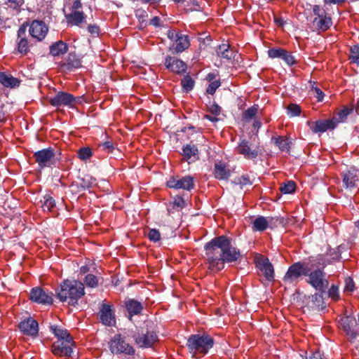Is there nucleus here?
<instances>
[{
  "mask_svg": "<svg viewBox=\"0 0 359 359\" xmlns=\"http://www.w3.org/2000/svg\"><path fill=\"white\" fill-rule=\"evenodd\" d=\"M205 260L208 269L217 272L224 268V264L237 261L240 250L233 247L231 240L225 236L214 238L205 244Z\"/></svg>",
  "mask_w": 359,
  "mask_h": 359,
  "instance_id": "f257e3e1",
  "label": "nucleus"
},
{
  "mask_svg": "<svg viewBox=\"0 0 359 359\" xmlns=\"http://www.w3.org/2000/svg\"><path fill=\"white\" fill-rule=\"evenodd\" d=\"M56 295L60 301L67 302L69 305L74 306L84 294V285L79 280H65L56 289Z\"/></svg>",
  "mask_w": 359,
  "mask_h": 359,
  "instance_id": "f03ea898",
  "label": "nucleus"
},
{
  "mask_svg": "<svg viewBox=\"0 0 359 359\" xmlns=\"http://www.w3.org/2000/svg\"><path fill=\"white\" fill-rule=\"evenodd\" d=\"M214 344V339L210 335L203 333L190 335L186 345L193 357L198 358L205 355Z\"/></svg>",
  "mask_w": 359,
  "mask_h": 359,
  "instance_id": "7ed1b4c3",
  "label": "nucleus"
},
{
  "mask_svg": "<svg viewBox=\"0 0 359 359\" xmlns=\"http://www.w3.org/2000/svg\"><path fill=\"white\" fill-rule=\"evenodd\" d=\"M318 264L323 265V266L321 268L317 266L316 269H313V264L309 266V272L306 276L308 277L306 283L317 291L324 292L329 285V281L326 278V273L323 270L325 264L320 261L318 262Z\"/></svg>",
  "mask_w": 359,
  "mask_h": 359,
  "instance_id": "20e7f679",
  "label": "nucleus"
},
{
  "mask_svg": "<svg viewBox=\"0 0 359 359\" xmlns=\"http://www.w3.org/2000/svg\"><path fill=\"white\" fill-rule=\"evenodd\" d=\"M309 272V265L304 262H297L290 265L283 278V281L287 285L296 284L302 276H306Z\"/></svg>",
  "mask_w": 359,
  "mask_h": 359,
  "instance_id": "39448f33",
  "label": "nucleus"
},
{
  "mask_svg": "<svg viewBox=\"0 0 359 359\" xmlns=\"http://www.w3.org/2000/svg\"><path fill=\"white\" fill-rule=\"evenodd\" d=\"M167 36L168 38L173 42L172 45L169 46V50L174 53H181L190 46V41L188 35L183 34L176 30H168Z\"/></svg>",
  "mask_w": 359,
  "mask_h": 359,
  "instance_id": "423d86ee",
  "label": "nucleus"
},
{
  "mask_svg": "<svg viewBox=\"0 0 359 359\" xmlns=\"http://www.w3.org/2000/svg\"><path fill=\"white\" fill-rule=\"evenodd\" d=\"M109 344V349L114 354L133 355L135 353L133 347L126 341V337L120 334H115Z\"/></svg>",
  "mask_w": 359,
  "mask_h": 359,
  "instance_id": "0eeeda50",
  "label": "nucleus"
},
{
  "mask_svg": "<svg viewBox=\"0 0 359 359\" xmlns=\"http://www.w3.org/2000/svg\"><path fill=\"white\" fill-rule=\"evenodd\" d=\"M34 158L40 168L51 167L56 163L54 149L50 147L35 152Z\"/></svg>",
  "mask_w": 359,
  "mask_h": 359,
  "instance_id": "6e6552de",
  "label": "nucleus"
},
{
  "mask_svg": "<svg viewBox=\"0 0 359 359\" xmlns=\"http://www.w3.org/2000/svg\"><path fill=\"white\" fill-rule=\"evenodd\" d=\"M257 268L262 272L266 280H274V269L269 259L262 255H257L255 257Z\"/></svg>",
  "mask_w": 359,
  "mask_h": 359,
  "instance_id": "1a4fd4ad",
  "label": "nucleus"
},
{
  "mask_svg": "<svg viewBox=\"0 0 359 359\" xmlns=\"http://www.w3.org/2000/svg\"><path fill=\"white\" fill-rule=\"evenodd\" d=\"M169 188L175 189H184L191 191L195 187L194 177L186 175L181 178L179 177H171L167 182Z\"/></svg>",
  "mask_w": 359,
  "mask_h": 359,
  "instance_id": "9d476101",
  "label": "nucleus"
},
{
  "mask_svg": "<svg viewBox=\"0 0 359 359\" xmlns=\"http://www.w3.org/2000/svg\"><path fill=\"white\" fill-rule=\"evenodd\" d=\"M343 187L349 190L359 187V170L351 168L341 173Z\"/></svg>",
  "mask_w": 359,
  "mask_h": 359,
  "instance_id": "9b49d317",
  "label": "nucleus"
},
{
  "mask_svg": "<svg viewBox=\"0 0 359 359\" xmlns=\"http://www.w3.org/2000/svg\"><path fill=\"white\" fill-rule=\"evenodd\" d=\"M164 65L169 72L176 74H183L187 69V65L175 56L167 55Z\"/></svg>",
  "mask_w": 359,
  "mask_h": 359,
  "instance_id": "f8f14e48",
  "label": "nucleus"
},
{
  "mask_svg": "<svg viewBox=\"0 0 359 359\" xmlns=\"http://www.w3.org/2000/svg\"><path fill=\"white\" fill-rule=\"evenodd\" d=\"M27 24H22L18 30L17 39V51L21 55H25L29 51V48L32 46L31 42L28 40L27 36Z\"/></svg>",
  "mask_w": 359,
  "mask_h": 359,
  "instance_id": "ddd939ff",
  "label": "nucleus"
},
{
  "mask_svg": "<svg viewBox=\"0 0 359 359\" xmlns=\"http://www.w3.org/2000/svg\"><path fill=\"white\" fill-rule=\"evenodd\" d=\"M238 154L243 155L247 159H255L260 154L258 146L251 144L248 141L243 140L236 148Z\"/></svg>",
  "mask_w": 359,
  "mask_h": 359,
  "instance_id": "4468645a",
  "label": "nucleus"
},
{
  "mask_svg": "<svg viewBox=\"0 0 359 359\" xmlns=\"http://www.w3.org/2000/svg\"><path fill=\"white\" fill-rule=\"evenodd\" d=\"M307 125L313 133H324L328 130H334L337 127V121L335 118L308 121Z\"/></svg>",
  "mask_w": 359,
  "mask_h": 359,
  "instance_id": "2eb2a0df",
  "label": "nucleus"
},
{
  "mask_svg": "<svg viewBox=\"0 0 359 359\" xmlns=\"http://www.w3.org/2000/svg\"><path fill=\"white\" fill-rule=\"evenodd\" d=\"M75 101L76 97H74L73 95L60 91L58 92L53 97L50 98L49 102L52 106L56 107L62 106L72 107Z\"/></svg>",
  "mask_w": 359,
  "mask_h": 359,
  "instance_id": "dca6fc26",
  "label": "nucleus"
},
{
  "mask_svg": "<svg viewBox=\"0 0 359 359\" xmlns=\"http://www.w3.org/2000/svg\"><path fill=\"white\" fill-rule=\"evenodd\" d=\"M48 31V28L43 21L34 20L29 25V34L38 41H41L45 38Z\"/></svg>",
  "mask_w": 359,
  "mask_h": 359,
  "instance_id": "f3484780",
  "label": "nucleus"
},
{
  "mask_svg": "<svg viewBox=\"0 0 359 359\" xmlns=\"http://www.w3.org/2000/svg\"><path fill=\"white\" fill-rule=\"evenodd\" d=\"M73 340H57L52 345V352L58 356H71Z\"/></svg>",
  "mask_w": 359,
  "mask_h": 359,
  "instance_id": "a211bd4d",
  "label": "nucleus"
},
{
  "mask_svg": "<svg viewBox=\"0 0 359 359\" xmlns=\"http://www.w3.org/2000/svg\"><path fill=\"white\" fill-rule=\"evenodd\" d=\"M18 327L20 330L26 335L36 337L39 332V324L36 320L32 318H29L22 321L19 325Z\"/></svg>",
  "mask_w": 359,
  "mask_h": 359,
  "instance_id": "6ab92c4d",
  "label": "nucleus"
},
{
  "mask_svg": "<svg viewBox=\"0 0 359 359\" xmlns=\"http://www.w3.org/2000/svg\"><path fill=\"white\" fill-rule=\"evenodd\" d=\"M278 221V218L273 217H265L264 216H259L255 219H251L252 229L254 231H264L269 227L273 221Z\"/></svg>",
  "mask_w": 359,
  "mask_h": 359,
  "instance_id": "aec40b11",
  "label": "nucleus"
},
{
  "mask_svg": "<svg viewBox=\"0 0 359 359\" xmlns=\"http://www.w3.org/2000/svg\"><path fill=\"white\" fill-rule=\"evenodd\" d=\"M136 344L140 347H150L158 340V337L155 332L147 331L146 333L138 334L135 337Z\"/></svg>",
  "mask_w": 359,
  "mask_h": 359,
  "instance_id": "412c9836",
  "label": "nucleus"
},
{
  "mask_svg": "<svg viewBox=\"0 0 359 359\" xmlns=\"http://www.w3.org/2000/svg\"><path fill=\"white\" fill-rule=\"evenodd\" d=\"M269 56L271 58H281L289 66L296 64L294 56L288 51L283 48H272L268 51Z\"/></svg>",
  "mask_w": 359,
  "mask_h": 359,
  "instance_id": "4be33fe9",
  "label": "nucleus"
},
{
  "mask_svg": "<svg viewBox=\"0 0 359 359\" xmlns=\"http://www.w3.org/2000/svg\"><path fill=\"white\" fill-rule=\"evenodd\" d=\"M30 299L32 301L39 304H50L53 303L52 296L47 294L40 287H35L32 290Z\"/></svg>",
  "mask_w": 359,
  "mask_h": 359,
  "instance_id": "5701e85b",
  "label": "nucleus"
},
{
  "mask_svg": "<svg viewBox=\"0 0 359 359\" xmlns=\"http://www.w3.org/2000/svg\"><path fill=\"white\" fill-rule=\"evenodd\" d=\"M99 315L101 322L105 325L110 326L115 321V316L111 306L107 304H102Z\"/></svg>",
  "mask_w": 359,
  "mask_h": 359,
  "instance_id": "b1692460",
  "label": "nucleus"
},
{
  "mask_svg": "<svg viewBox=\"0 0 359 359\" xmlns=\"http://www.w3.org/2000/svg\"><path fill=\"white\" fill-rule=\"evenodd\" d=\"M81 67V60L74 53H69L65 60L61 64L64 71H72Z\"/></svg>",
  "mask_w": 359,
  "mask_h": 359,
  "instance_id": "393cba45",
  "label": "nucleus"
},
{
  "mask_svg": "<svg viewBox=\"0 0 359 359\" xmlns=\"http://www.w3.org/2000/svg\"><path fill=\"white\" fill-rule=\"evenodd\" d=\"M125 306L128 312L129 319L135 315H139L143 310V305L141 302L134 299H128L125 301Z\"/></svg>",
  "mask_w": 359,
  "mask_h": 359,
  "instance_id": "a878e982",
  "label": "nucleus"
},
{
  "mask_svg": "<svg viewBox=\"0 0 359 359\" xmlns=\"http://www.w3.org/2000/svg\"><path fill=\"white\" fill-rule=\"evenodd\" d=\"M332 19L327 14L315 17L312 22L313 27L316 30L326 31L332 25Z\"/></svg>",
  "mask_w": 359,
  "mask_h": 359,
  "instance_id": "bb28decb",
  "label": "nucleus"
},
{
  "mask_svg": "<svg viewBox=\"0 0 359 359\" xmlns=\"http://www.w3.org/2000/svg\"><path fill=\"white\" fill-rule=\"evenodd\" d=\"M213 173L216 179L222 180H227L231 175V171L226 163L220 161L215 164Z\"/></svg>",
  "mask_w": 359,
  "mask_h": 359,
  "instance_id": "cd10ccee",
  "label": "nucleus"
},
{
  "mask_svg": "<svg viewBox=\"0 0 359 359\" xmlns=\"http://www.w3.org/2000/svg\"><path fill=\"white\" fill-rule=\"evenodd\" d=\"M67 50V44L61 40L56 41L50 46V54L53 57L63 55Z\"/></svg>",
  "mask_w": 359,
  "mask_h": 359,
  "instance_id": "c85d7f7f",
  "label": "nucleus"
},
{
  "mask_svg": "<svg viewBox=\"0 0 359 359\" xmlns=\"http://www.w3.org/2000/svg\"><path fill=\"white\" fill-rule=\"evenodd\" d=\"M355 323V320L348 317H346L341 319V325L344 332H346V334L348 335L352 339H355L357 335V333L353 328V326Z\"/></svg>",
  "mask_w": 359,
  "mask_h": 359,
  "instance_id": "c756f323",
  "label": "nucleus"
},
{
  "mask_svg": "<svg viewBox=\"0 0 359 359\" xmlns=\"http://www.w3.org/2000/svg\"><path fill=\"white\" fill-rule=\"evenodd\" d=\"M323 293L318 292L309 297L311 299L309 306L312 309L320 311L325 307Z\"/></svg>",
  "mask_w": 359,
  "mask_h": 359,
  "instance_id": "7c9ffc66",
  "label": "nucleus"
},
{
  "mask_svg": "<svg viewBox=\"0 0 359 359\" xmlns=\"http://www.w3.org/2000/svg\"><path fill=\"white\" fill-rule=\"evenodd\" d=\"M216 52L219 57L226 60H231L235 57V52L226 43L219 45L217 48Z\"/></svg>",
  "mask_w": 359,
  "mask_h": 359,
  "instance_id": "2f4dec72",
  "label": "nucleus"
},
{
  "mask_svg": "<svg viewBox=\"0 0 359 359\" xmlns=\"http://www.w3.org/2000/svg\"><path fill=\"white\" fill-rule=\"evenodd\" d=\"M0 83L5 87L15 88L20 85V81L4 72H0Z\"/></svg>",
  "mask_w": 359,
  "mask_h": 359,
  "instance_id": "473e14b6",
  "label": "nucleus"
},
{
  "mask_svg": "<svg viewBox=\"0 0 359 359\" xmlns=\"http://www.w3.org/2000/svg\"><path fill=\"white\" fill-rule=\"evenodd\" d=\"M272 140L274 141V144L278 147L280 151L286 152L290 151L291 142L287 137H273Z\"/></svg>",
  "mask_w": 359,
  "mask_h": 359,
  "instance_id": "72a5a7b5",
  "label": "nucleus"
},
{
  "mask_svg": "<svg viewBox=\"0 0 359 359\" xmlns=\"http://www.w3.org/2000/svg\"><path fill=\"white\" fill-rule=\"evenodd\" d=\"M85 18L86 15L82 11H73L66 15L68 23L78 26L85 20Z\"/></svg>",
  "mask_w": 359,
  "mask_h": 359,
  "instance_id": "f704fd0d",
  "label": "nucleus"
},
{
  "mask_svg": "<svg viewBox=\"0 0 359 359\" xmlns=\"http://www.w3.org/2000/svg\"><path fill=\"white\" fill-rule=\"evenodd\" d=\"M50 330L57 338V340H72V337L67 330L62 329L57 325H51Z\"/></svg>",
  "mask_w": 359,
  "mask_h": 359,
  "instance_id": "c9c22d12",
  "label": "nucleus"
},
{
  "mask_svg": "<svg viewBox=\"0 0 359 359\" xmlns=\"http://www.w3.org/2000/svg\"><path fill=\"white\" fill-rule=\"evenodd\" d=\"M353 111L352 107H344L339 110L332 118H335L337 121V126L341 122L346 120L347 116Z\"/></svg>",
  "mask_w": 359,
  "mask_h": 359,
  "instance_id": "e433bc0d",
  "label": "nucleus"
},
{
  "mask_svg": "<svg viewBox=\"0 0 359 359\" xmlns=\"http://www.w3.org/2000/svg\"><path fill=\"white\" fill-rule=\"evenodd\" d=\"M181 85L183 90L187 93L191 91L194 88L195 81L189 74H187L182 79Z\"/></svg>",
  "mask_w": 359,
  "mask_h": 359,
  "instance_id": "4c0bfd02",
  "label": "nucleus"
},
{
  "mask_svg": "<svg viewBox=\"0 0 359 359\" xmlns=\"http://www.w3.org/2000/svg\"><path fill=\"white\" fill-rule=\"evenodd\" d=\"M258 110L259 106L257 104H255L252 107L248 108L243 114V120L245 121H250L256 116V114L258 112Z\"/></svg>",
  "mask_w": 359,
  "mask_h": 359,
  "instance_id": "58836bf2",
  "label": "nucleus"
},
{
  "mask_svg": "<svg viewBox=\"0 0 359 359\" xmlns=\"http://www.w3.org/2000/svg\"><path fill=\"white\" fill-rule=\"evenodd\" d=\"M198 150L194 144H187L183 148V155L188 159L198 154Z\"/></svg>",
  "mask_w": 359,
  "mask_h": 359,
  "instance_id": "ea45409f",
  "label": "nucleus"
},
{
  "mask_svg": "<svg viewBox=\"0 0 359 359\" xmlns=\"http://www.w3.org/2000/svg\"><path fill=\"white\" fill-rule=\"evenodd\" d=\"M55 207V201L53 198V197L50 196H44V201L42 205V208H43V210L48 211V212H53V209Z\"/></svg>",
  "mask_w": 359,
  "mask_h": 359,
  "instance_id": "a19ab883",
  "label": "nucleus"
},
{
  "mask_svg": "<svg viewBox=\"0 0 359 359\" xmlns=\"http://www.w3.org/2000/svg\"><path fill=\"white\" fill-rule=\"evenodd\" d=\"M349 60L351 62L359 66V45L353 46L350 49Z\"/></svg>",
  "mask_w": 359,
  "mask_h": 359,
  "instance_id": "79ce46f5",
  "label": "nucleus"
},
{
  "mask_svg": "<svg viewBox=\"0 0 359 359\" xmlns=\"http://www.w3.org/2000/svg\"><path fill=\"white\" fill-rule=\"evenodd\" d=\"M296 184L293 181H287L281 184L280 190L283 194H292L295 191Z\"/></svg>",
  "mask_w": 359,
  "mask_h": 359,
  "instance_id": "37998d69",
  "label": "nucleus"
},
{
  "mask_svg": "<svg viewBox=\"0 0 359 359\" xmlns=\"http://www.w3.org/2000/svg\"><path fill=\"white\" fill-rule=\"evenodd\" d=\"M98 278L93 274H88L86 276L83 282L84 284L89 287H96L98 285Z\"/></svg>",
  "mask_w": 359,
  "mask_h": 359,
  "instance_id": "c03bdc74",
  "label": "nucleus"
},
{
  "mask_svg": "<svg viewBox=\"0 0 359 359\" xmlns=\"http://www.w3.org/2000/svg\"><path fill=\"white\" fill-rule=\"evenodd\" d=\"M78 156L82 161H86L93 156V152L91 149L89 147H82L79 149Z\"/></svg>",
  "mask_w": 359,
  "mask_h": 359,
  "instance_id": "a18cd8bd",
  "label": "nucleus"
},
{
  "mask_svg": "<svg viewBox=\"0 0 359 359\" xmlns=\"http://www.w3.org/2000/svg\"><path fill=\"white\" fill-rule=\"evenodd\" d=\"M24 0H6L5 4L7 5L9 8L15 10L19 12L20 11L21 7L24 5Z\"/></svg>",
  "mask_w": 359,
  "mask_h": 359,
  "instance_id": "49530a36",
  "label": "nucleus"
},
{
  "mask_svg": "<svg viewBox=\"0 0 359 359\" xmlns=\"http://www.w3.org/2000/svg\"><path fill=\"white\" fill-rule=\"evenodd\" d=\"M328 296L332 300L337 302L339 299V286L337 285H332L331 287L328 290Z\"/></svg>",
  "mask_w": 359,
  "mask_h": 359,
  "instance_id": "de8ad7c7",
  "label": "nucleus"
},
{
  "mask_svg": "<svg viewBox=\"0 0 359 359\" xmlns=\"http://www.w3.org/2000/svg\"><path fill=\"white\" fill-rule=\"evenodd\" d=\"M233 183L235 184L240 185L241 188H243L245 186L252 184L250 177L246 175L237 177L233 181Z\"/></svg>",
  "mask_w": 359,
  "mask_h": 359,
  "instance_id": "09e8293b",
  "label": "nucleus"
},
{
  "mask_svg": "<svg viewBox=\"0 0 359 359\" xmlns=\"http://www.w3.org/2000/svg\"><path fill=\"white\" fill-rule=\"evenodd\" d=\"M220 86L221 82L219 80L210 82V84L206 89V93L210 95H213Z\"/></svg>",
  "mask_w": 359,
  "mask_h": 359,
  "instance_id": "8fccbe9b",
  "label": "nucleus"
},
{
  "mask_svg": "<svg viewBox=\"0 0 359 359\" xmlns=\"http://www.w3.org/2000/svg\"><path fill=\"white\" fill-rule=\"evenodd\" d=\"M355 289V284L352 278L350 277H347L345 279V287H344V292L351 293Z\"/></svg>",
  "mask_w": 359,
  "mask_h": 359,
  "instance_id": "3c124183",
  "label": "nucleus"
},
{
  "mask_svg": "<svg viewBox=\"0 0 359 359\" xmlns=\"http://www.w3.org/2000/svg\"><path fill=\"white\" fill-rule=\"evenodd\" d=\"M148 238L151 241L157 242L161 239L160 232L155 229H151L149 231Z\"/></svg>",
  "mask_w": 359,
  "mask_h": 359,
  "instance_id": "603ef678",
  "label": "nucleus"
},
{
  "mask_svg": "<svg viewBox=\"0 0 359 359\" xmlns=\"http://www.w3.org/2000/svg\"><path fill=\"white\" fill-rule=\"evenodd\" d=\"M314 84L315 83L312 85L311 90L314 93V96L316 97L317 100L320 102L323 100L324 93L319 88L314 86Z\"/></svg>",
  "mask_w": 359,
  "mask_h": 359,
  "instance_id": "864d4df0",
  "label": "nucleus"
},
{
  "mask_svg": "<svg viewBox=\"0 0 359 359\" xmlns=\"http://www.w3.org/2000/svg\"><path fill=\"white\" fill-rule=\"evenodd\" d=\"M287 110L291 116H298L301 113V109L296 104H290L287 107Z\"/></svg>",
  "mask_w": 359,
  "mask_h": 359,
  "instance_id": "5fc2aeb1",
  "label": "nucleus"
},
{
  "mask_svg": "<svg viewBox=\"0 0 359 359\" xmlns=\"http://www.w3.org/2000/svg\"><path fill=\"white\" fill-rule=\"evenodd\" d=\"M99 148L107 153L111 152L114 149V144L110 141L104 142L99 145Z\"/></svg>",
  "mask_w": 359,
  "mask_h": 359,
  "instance_id": "6e6d98bb",
  "label": "nucleus"
},
{
  "mask_svg": "<svg viewBox=\"0 0 359 359\" xmlns=\"http://www.w3.org/2000/svg\"><path fill=\"white\" fill-rule=\"evenodd\" d=\"M209 111L214 116H217L220 114L221 107L217 104L213 103L209 107Z\"/></svg>",
  "mask_w": 359,
  "mask_h": 359,
  "instance_id": "4d7b16f0",
  "label": "nucleus"
},
{
  "mask_svg": "<svg viewBox=\"0 0 359 359\" xmlns=\"http://www.w3.org/2000/svg\"><path fill=\"white\" fill-rule=\"evenodd\" d=\"M185 201L181 196H177L174 198L173 205L177 208H182L185 206Z\"/></svg>",
  "mask_w": 359,
  "mask_h": 359,
  "instance_id": "13d9d810",
  "label": "nucleus"
},
{
  "mask_svg": "<svg viewBox=\"0 0 359 359\" xmlns=\"http://www.w3.org/2000/svg\"><path fill=\"white\" fill-rule=\"evenodd\" d=\"M313 12L316 17H320V15L327 14L325 10L322 9L318 5H315L313 7Z\"/></svg>",
  "mask_w": 359,
  "mask_h": 359,
  "instance_id": "bf43d9fd",
  "label": "nucleus"
},
{
  "mask_svg": "<svg viewBox=\"0 0 359 359\" xmlns=\"http://www.w3.org/2000/svg\"><path fill=\"white\" fill-rule=\"evenodd\" d=\"M88 30L92 34H98L100 32V28L98 26L95 25H90L88 27Z\"/></svg>",
  "mask_w": 359,
  "mask_h": 359,
  "instance_id": "052dcab7",
  "label": "nucleus"
},
{
  "mask_svg": "<svg viewBox=\"0 0 359 359\" xmlns=\"http://www.w3.org/2000/svg\"><path fill=\"white\" fill-rule=\"evenodd\" d=\"M81 7L82 4L81 2V0H74L72 6V9L74 10V11H78L77 10L81 8Z\"/></svg>",
  "mask_w": 359,
  "mask_h": 359,
  "instance_id": "680f3d73",
  "label": "nucleus"
},
{
  "mask_svg": "<svg viewBox=\"0 0 359 359\" xmlns=\"http://www.w3.org/2000/svg\"><path fill=\"white\" fill-rule=\"evenodd\" d=\"M309 359H325L323 357V355L322 353L317 351H315L314 353H313L310 356H309Z\"/></svg>",
  "mask_w": 359,
  "mask_h": 359,
  "instance_id": "e2e57ef3",
  "label": "nucleus"
},
{
  "mask_svg": "<svg viewBox=\"0 0 359 359\" xmlns=\"http://www.w3.org/2000/svg\"><path fill=\"white\" fill-rule=\"evenodd\" d=\"M136 16L139 18L140 20L144 21V18L147 17V14L145 11H137L136 12Z\"/></svg>",
  "mask_w": 359,
  "mask_h": 359,
  "instance_id": "0e129e2a",
  "label": "nucleus"
},
{
  "mask_svg": "<svg viewBox=\"0 0 359 359\" xmlns=\"http://www.w3.org/2000/svg\"><path fill=\"white\" fill-rule=\"evenodd\" d=\"M346 0H323L325 4H340Z\"/></svg>",
  "mask_w": 359,
  "mask_h": 359,
  "instance_id": "69168bd1",
  "label": "nucleus"
},
{
  "mask_svg": "<svg viewBox=\"0 0 359 359\" xmlns=\"http://www.w3.org/2000/svg\"><path fill=\"white\" fill-rule=\"evenodd\" d=\"M150 24L155 26V27H158L160 25V18L157 16L156 17H154L151 21H150Z\"/></svg>",
  "mask_w": 359,
  "mask_h": 359,
  "instance_id": "338daca9",
  "label": "nucleus"
},
{
  "mask_svg": "<svg viewBox=\"0 0 359 359\" xmlns=\"http://www.w3.org/2000/svg\"><path fill=\"white\" fill-rule=\"evenodd\" d=\"M216 79V74L214 73H209L206 76V80L209 82L217 81Z\"/></svg>",
  "mask_w": 359,
  "mask_h": 359,
  "instance_id": "774afa93",
  "label": "nucleus"
}]
</instances>
